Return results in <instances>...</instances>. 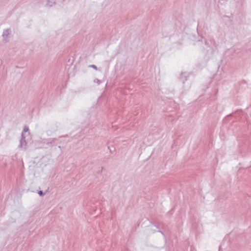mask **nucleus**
I'll list each match as a JSON object with an SVG mask.
<instances>
[{"label": "nucleus", "mask_w": 251, "mask_h": 251, "mask_svg": "<svg viewBox=\"0 0 251 251\" xmlns=\"http://www.w3.org/2000/svg\"><path fill=\"white\" fill-rule=\"evenodd\" d=\"M188 74L187 73H183L181 74L180 77V80L183 83H184L185 81L187 80V77H188Z\"/></svg>", "instance_id": "5"}, {"label": "nucleus", "mask_w": 251, "mask_h": 251, "mask_svg": "<svg viewBox=\"0 0 251 251\" xmlns=\"http://www.w3.org/2000/svg\"><path fill=\"white\" fill-rule=\"evenodd\" d=\"M90 67L93 68L95 70H97V67L95 65H91L90 66Z\"/></svg>", "instance_id": "8"}, {"label": "nucleus", "mask_w": 251, "mask_h": 251, "mask_svg": "<svg viewBox=\"0 0 251 251\" xmlns=\"http://www.w3.org/2000/svg\"><path fill=\"white\" fill-rule=\"evenodd\" d=\"M57 140V139L55 138L44 139L43 140L42 143L44 144L49 146L55 143V142H56Z\"/></svg>", "instance_id": "2"}, {"label": "nucleus", "mask_w": 251, "mask_h": 251, "mask_svg": "<svg viewBox=\"0 0 251 251\" xmlns=\"http://www.w3.org/2000/svg\"><path fill=\"white\" fill-rule=\"evenodd\" d=\"M58 148L61 149V147L60 146H58Z\"/></svg>", "instance_id": "12"}, {"label": "nucleus", "mask_w": 251, "mask_h": 251, "mask_svg": "<svg viewBox=\"0 0 251 251\" xmlns=\"http://www.w3.org/2000/svg\"><path fill=\"white\" fill-rule=\"evenodd\" d=\"M38 194L40 196H43L44 195V192L42 191H39L38 192Z\"/></svg>", "instance_id": "7"}, {"label": "nucleus", "mask_w": 251, "mask_h": 251, "mask_svg": "<svg viewBox=\"0 0 251 251\" xmlns=\"http://www.w3.org/2000/svg\"><path fill=\"white\" fill-rule=\"evenodd\" d=\"M205 45L212 49V51H214L217 49V45L215 40L213 39H209L205 40Z\"/></svg>", "instance_id": "1"}, {"label": "nucleus", "mask_w": 251, "mask_h": 251, "mask_svg": "<svg viewBox=\"0 0 251 251\" xmlns=\"http://www.w3.org/2000/svg\"><path fill=\"white\" fill-rule=\"evenodd\" d=\"M28 130V128L27 127H26V126L25 127L24 129L25 132L27 131Z\"/></svg>", "instance_id": "10"}, {"label": "nucleus", "mask_w": 251, "mask_h": 251, "mask_svg": "<svg viewBox=\"0 0 251 251\" xmlns=\"http://www.w3.org/2000/svg\"><path fill=\"white\" fill-rule=\"evenodd\" d=\"M95 82H97L98 83V84H100L101 82L100 80L98 79H95Z\"/></svg>", "instance_id": "9"}, {"label": "nucleus", "mask_w": 251, "mask_h": 251, "mask_svg": "<svg viewBox=\"0 0 251 251\" xmlns=\"http://www.w3.org/2000/svg\"><path fill=\"white\" fill-rule=\"evenodd\" d=\"M158 231L160 232H161L163 234V233L160 230H158Z\"/></svg>", "instance_id": "11"}, {"label": "nucleus", "mask_w": 251, "mask_h": 251, "mask_svg": "<svg viewBox=\"0 0 251 251\" xmlns=\"http://www.w3.org/2000/svg\"><path fill=\"white\" fill-rule=\"evenodd\" d=\"M11 30L9 28L3 30L2 33V37L3 39L7 42V38L9 37Z\"/></svg>", "instance_id": "3"}, {"label": "nucleus", "mask_w": 251, "mask_h": 251, "mask_svg": "<svg viewBox=\"0 0 251 251\" xmlns=\"http://www.w3.org/2000/svg\"><path fill=\"white\" fill-rule=\"evenodd\" d=\"M215 0V1H217L218 3H221V4H224L226 1V0Z\"/></svg>", "instance_id": "6"}, {"label": "nucleus", "mask_w": 251, "mask_h": 251, "mask_svg": "<svg viewBox=\"0 0 251 251\" xmlns=\"http://www.w3.org/2000/svg\"><path fill=\"white\" fill-rule=\"evenodd\" d=\"M26 145V143L25 141V139L23 134L22 135L21 139L20 140V144L19 146L21 148H24L25 147Z\"/></svg>", "instance_id": "4"}]
</instances>
